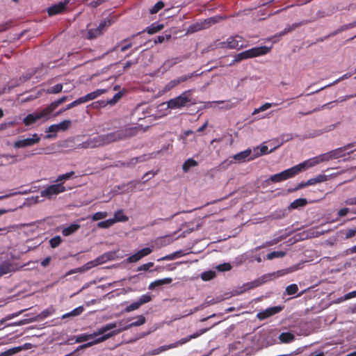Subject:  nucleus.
<instances>
[{
  "label": "nucleus",
  "mask_w": 356,
  "mask_h": 356,
  "mask_svg": "<svg viewBox=\"0 0 356 356\" xmlns=\"http://www.w3.org/2000/svg\"><path fill=\"white\" fill-rule=\"evenodd\" d=\"M298 268L296 266H292L288 268L282 269L280 270H277L276 272H273L271 273H268L262 275L261 277L252 281L250 282H247L244 284L241 288L240 291L237 293L238 294L243 293L248 290L253 289L268 281L272 280L273 279L282 277L286 274L291 273L296 270Z\"/></svg>",
  "instance_id": "obj_1"
},
{
  "label": "nucleus",
  "mask_w": 356,
  "mask_h": 356,
  "mask_svg": "<svg viewBox=\"0 0 356 356\" xmlns=\"http://www.w3.org/2000/svg\"><path fill=\"white\" fill-rule=\"evenodd\" d=\"M72 98V96H63L61 98L50 104L47 107L39 112L29 114L24 118L23 122L26 126L31 125L38 120H47L50 114L61 104L65 102L67 99Z\"/></svg>",
  "instance_id": "obj_2"
},
{
  "label": "nucleus",
  "mask_w": 356,
  "mask_h": 356,
  "mask_svg": "<svg viewBox=\"0 0 356 356\" xmlns=\"http://www.w3.org/2000/svg\"><path fill=\"white\" fill-rule=\"evenodd\" d=\"M139 131V127L136 126H126L115 131L108 133L110 143L121 140H125L134 136Z\"/></svg>",
  "instance_id": "obj_3"
},
{
  "label": "nucleus",
  "mask_w": 356,
  "mask_h": 356,
  "mask_svg": "<svg viewBox=\"0 0 356 356\" xmlns=\"http://www.w3.org/2000/svg\"><path fill=\"white\" fill-rule=\"evenodd\" d=\"M305 170L304 165L301 163L280 173L271 175L268 180L275 183L280 182L295 177Z\"/></svg>",
  "instance_id": "obj_4"
},
{
  "label": "nucleus",
  "mask_w": 356,
  "mask_h": 356,
  "mask_svg": "<svg viewBox=\"0 0 356 356\" xmlns=\"http://www.w3.org/2000/svg\"><path fill=\"white\" fill-rule=\"evenodd\" d=\"M271 48L262 46V47H254L252 49H250L248 50H246L245 51L241 52L238 54H236L234 57V59L230 65H232L234 63L240 62L243 60L247 59V58H251L262 55H265L268 54L270 51Z\"/></svg>",
  "instance_id": "obj_5"
},
{
  "label": "nucleus",
  "mask_w": 356,
  "mask_h": 356,
  "mask_svg": "<svg viewBox=\"0 0 356 356\" xmlns=\"http://www.w3.org/2000/svg\"><path fill=\"white\" fill-rule=\"evenodd\" d=\"M120 258H122V257H119L118 255V251H110L105 252L102 254V255L97 257L94 260L90 261L87 263H86L83 266L85 267V270L86 271L89 270L90 269L96 267L99 265L105 264L108 261L117 260Z\"/></svg>",
  "instance_id": "obj_6"
},
{
  "label": "nucleus",
  "mask_w": 356,
  "mask_h": 356,
  "mask_svg": "<svg viewBox=\"0 0 356 356\" xmlns=\"http://www.w3.org/2000/svg\"><path fill=\"white\" fill-rule=\"evenodd\" d=\"M193 91L191 90H186L178 97L171 99L167 102V106L170 109H178L185 106L191 102V96Z\"/></svg>",
  "instance_id": "obj_7"
},
{
  "label": "nucleus",
  "mask_w": 356,
  "mask_h": 356,
  "mask_svg": "<svg viewBox=\"0 0 356 356\" xmlns=\"http://www.w3.org/2000/svg\"><path fill=\"white\" fill-rule=\"evenodd\" d=\"M110 143L108 134H102L95 137L91 138L82 143L79 145L81 148H95Z\"/></svg>",
  "instance_id": "obj_8"
},
{
  "label": "nucleus",
  "mask_w": 356,
  "mask_h": 356,
  "mask_svg": "<svg viewBox=\"0 0 356 356\" xmlns=\"http://www.w3.org/2000/svg\"><path fill=\"white\" fill-rule=\"evenodd\" d=\"M117 327H118L117 322L106 324V325L102 326V327H100L99 329H98V330L97 332H95L92 334H81V335L77 336L76 338V342L81 343V342L87 341L90 339H93L95 337L108 332L109 330L116 328Z\"/></svg>",
  "instance_id": "obj_9"
},
{
  "label": "nucleus",
  "mask_w": 356,
  "mask_h": 356,
  "mask_svg": "<svg viewBox=\"0 0 356 356\" xmlns=\"http://www.w3.org/2000/svg\"><path fill=\"white\" fill-rule=\"evenodd\" d=\"M252 151L250 149H247L243 152H241L239 153L236 154L232 157V160H226L223 161L220 165V168H225V165L226 166H228L229 165H232L233 163V160H234L237 163H243L248 161L253 160L254 159H252Z\"/></svg>",
  "instance_id": "obj_10"
},
{
  "label": "nucleus",
  "mask_w": 356,
  "mask_h": 356,
  "mask_svg": "<svg viewBox=\"0 0 356 356\" xmlns=\"http://www.w3.org/2000/svg\"><path fill=\"white\" fill-rule=\"evenodd\" d=\"M332 150L326 152L325 154H321L319 156L313 157L312 159H309L307 161H305L302 162V165H304L305 169H307L309 168H312L321 162L323 161H328L330 160L334 159V155L332 154Z\"/></svg>",
  "instance_id": "obj_11"
},
{
  "label": "nucleus",
  "mask_w": 356,
  "mask_h": 356,
  "mask_svg": "<svg viewBox=\"0 0 356 356\" xmlns=\"http://www.w3.org/2000/svg\"><path fill=\"white\" fill-rule=\"evenodd\" d=\"M66 191L65 187L62 183L52 184L42 190L40 195L42 197L51 199L53 196L57 195Z\"/></svg>",
  "instance_id": "obj_12"
},
{
  "label": "nucleus",
  "mask_w": 356,
  "mask_h": 356,
  "mask_svg": "<svg viewBox=\"0 0 356 356\" xmlns=\"http://www.w3.org/2000/svg\"><path fill=\"white\" fill-rule=\"evenodd\" d=\"M111 24L110 19L104 20L100 22L97 28L89 29L87 33L84 35V38L88 40H92L101 35L105 31V28Z\"/></svg>",
  "instance_id": "obj_13"
},
{
  "label": "nucleus",
  "mask_w": 356,
  "mask_h": 356,
  "mask_svg": "<svg viewBox=\"0 0 356 356\" xmlns=\"http://www.w3.org/2000/svg\"><path fill=\"white\" fill-rule=\"evenodd\" d=\"M218 45L222 48L241 49L245 47L244 42L240 36H230L225 41L221 42Z\"/></svg>",
  "instance_id": "obj_14"
},
{
  "label": "nucleus",
  "mask_w": 356,
  "mask_h": 356,
  "mask_svg": "<svg viewBox=\"0 0 356 356\" xmlns=\"http://www.w3.org/2000/svg\"><path fill=\"white\" fill-rule=\"evenodd\" d=\"M137 320L136 321H134L128 325H126L123 327H119V326L122 325V321H120L118 323V327L116 328H114L111 330L112 332L115 333V336L120 334L122 331L127 330L132 327H136L143 325L145 323V318L143 315H140L136 317Z\"/></svg>",
  "instance_id": "obj_15"
},
{
  "label": "nucleus",
  "mask_w": 356,
  "mask_h": 356,
  "mask_svg": "<svg viewBox=\"0 0 356 356\" xmlns=\"http://www.w3.org/2000/svg\"><path fill=\"white\" fill-rule=\"evenodd\" d=\"M40 138L37 134H34L32 136V138H23L16 140L13 143V147L15 148H25L27 147H31L37 144L40 142Z\"/></svg>",
  "instance_id": "obj_16"
},
{
  "label": "nucleus",
  "mask_w": 356,
  "mask_h": 356,
  "mask_svg": "<svg viewBox=\"0 0 356 356\" xmlns=\"http://www.w3.org/2000/svg\"><path fill=\"white\" fill-rule=\"evenodd\" d=\"M100 337H97V338H95L93 339L92 341H90V342H88L86 343H84V344H82L81 346H79L78 348H77V350H81V349H83V348H89L93 345H95V344H97L99 343H101V342H103L107 339H108L109 338L111 337H113L115 336V333L114 332H112L111 330H109L108 332L104 333V334H102L101 335H99Z\"/></svg>",
  "instance_id": "obj_17"
},
{
  "label": "nucleus",
  "mask_w": 356,
  "mask_h": 356,
  "mask_svg": "<svg viewBox=\"0 0 356 356\" xmlns=\"http://www.w3.org/2000/svg\"><path fill=\"white\" fill-rule=\"evenodd\" d=\"M151 300L152 297L149 294H144L141 296L137 301L132 302L131 304L128 305L124 309V312L129 313L134 310H136L143 304L150 302Z\"/></svg>",
  "instance_id": "obj_18"
},
{
  "label": "nucleus",
  "mask_w": 356,
  "mask_h": 356,
  "mask_svg": "<svg viewBox=\"0 0 356 356\" xmlns=\"http://www.w3.org/2000/svg\"><path fill=\"white\" fill-rule=\"evenodd\" d=\"M137 182L135 181H130L122 186H118L113 189V195H118L122 193H132L136 187Z\"/></svg>",
  "instance_id": "obj_19"
},
{
  "label": "nucleus",
  "mask_w": 356,
  "mask_h": 356,
  "mask_svg": "<svg viewBox=\"0 0 356 356\" xmlns=\"http://www.w3.org/2000/svg\"><path fill=\"white\" fill-rule=\"evenodd\" d=\"M282 309V307L280 306H275L270 308H267L266 309L259 312L257 314V317L259 320H264L266 319L274 314H276L281 312Z\"/></svg>",
  "instance_id": "obj_20"
},
{
  "label": "nucleus",
  "mask_w": 356,
  "mask_h": 356,
  "mask_svg": "<svg viewBox=\"0 0 356 356\" xmlns=\"http://www.w3.org/2000/svg\"><path fill=\"white\" fill-rule=\"evenodd\" d=\"M193 74H194L192 73L191 74L181 76L176 79L170 81L163 88V92H165L170 90L173 88H175L177 86H178L179 84H180L181 83L184 82V81H187L188 79L191 78L193 76Z\"/></svg>",
  "instance_id": "obj_21"
},
{
  "label": "nucleus",
  "mask_w": 356,
  "mask_h": 356,
  "mask_svg": "<svg viewBox=\"0 0 356 356\" xmlns=\"http://www.w3.org/2000/svg\"><path fill=\"white\" fill-rule=\"evenodd\" d=\"M355 146V143H348L341 147L337 148L332 150L334 159L343 157L346 155H349L352 152H346L348 149L354 147Z\"/></svg>",
  "instance_id": "obj_22"
},
{
  "label": "nucleus",
  "mask_w": 356,
  "mask_h": 356,
  "mask_svg": "<svg viewBox=\"0 0 356 356\" xmlns=\"http://www.w3.org/2000/svg\"><path fill=\"white\" fill-rule=\"evenodd\" d=\"M17 270V265L9 261H4L0 264V275L15 272Z\"/></svg>",
  "instance_id": "obj_23"
},
{
  "label": "nucleus",
  "mask_w": 356,
  "mask_h": 356,
  "mask_svg": "<svg viewBox=\"0 0 356 356\" xmlns=\"http://www.w3.org/2000/svg\"><path fill=\"white\" fill-rule=\"evenodd\" d=\"M68 3L69 0H65L63 2H60L51 6L47 10L49 15L51 16L62 13L65 9Z\"/></svg>",
  "instance_id": "obj_24"
},
{
  "label": "nucleus",
  "mask_w": 356,
  "mask_h": 356,
  "mask_svg": "<svg viewBox=\"0 0 356 356\" xmlns=\"http://www.w3.org/2000/svg\"><path fill=\"white\" fill-rule=\"evenodd\" d=\"M217 22L218 21L216 19V17L210 18L207 20H205L203 23H201V24L197 23L196 24H194V25L190 26L189 30L191 31L192 32L202 30L203 29H207L210 26L211 23L214 24Z\"/></svg>",
  "instance_id": "obj_25"
},
{
  "label": "nucleus",
  "mask_w": 356,
  "mask_h": 356,
  "mask_svg": "<svg viewBox=\"0 0 356 356\" xmlns=\"http://www.w3.org/2000/svg\"><path fill=\"white\" fill-rule=\"evenodd\" d=\"M106 89H97L93 92L87 94L85 96L81 97V98L83 99V103H86L89 101H92L93 99H97V97L106 93Z\"/></svg>",
  "instance_id": "obj_26"
},
{
  "label": "nucleus",
  "mask_w": 356,
  "mask_h": 356,
  "mask_svg": "<svg viewBox=\"0 0 356 356\" xmlns=\"http://www.w3.org/2000/svg\"><path fill=\"white\" fill-rule=\"evenodd\" d=\"M181 61V58L180 57L172 58L166 60L161 66L160 70L162 72H165L168 71L171 67H172L176 64L179 63Z\"/></svg>",
  "instance_id": "obj_27"
},
{
  "label": "nucleus",
  "mask_w": 356,
  "mask_h": 356,
  "mask_svg": "<svg viewBox=\"0 0 356 356\" xmlns=\"http://www.w3.org/2000/svg\"><path fill=\"white\" fill-rule=\"evenodd\" d=\"M275 149L274 147L271 149L270 151L268 150V146L265 145H261L259 147H257L253 149L252 151V159H256L259 157L261 155H264L268 153L273 152Z\"/></svg>",
  "instance_id": "obj_28"
},
{
  "label": "nucleus",
  "mask_w": 356,
  "mask_h": 356,
  "mask_svg": "<svg viewBox=\"0 0 356 356\" xmlns=\"http://www.w3.org/2000/svg\"><path fill=\"white\" fill-rule=\"evenodd\" d=\"M339 124V123L330 124V125L326 127L323 130H315V131H314L313 133L310 134L308 136L305 137V138H312L316 136H319L324 133L332 131L337 127Z\"/></svg>",
  "instance_id": "obj_29"
},
{
  "label": "nucleus",
  "mask_w": 356,
  "mask_h": 356,
  "mask_svg": "<svg viewBox=\"0 0 356 356\" xmlns=\"http://www.w3.org/2000/svg\"><path fill=\"white\" fill-rule=\"evenodd\" d=\"M152 158L150 155L144 154L137 157L131 159L128 163H122L121 165L127 167H134L137 163L145 161Z\"/></svg>",
  "instance_id": "obj_30"
},
{
  "label": "nucleus",
  "mask_w": 356,
  "mask_h": 356,
  "mask_svg": "<svg viewBox=\"0 0 356 356\" xmlns=\"http://www.w3.org/2000/svg\"><path fill=\"white\" fill-rule=\"evenodd\" d=\"M352 74H353L352 73H346V74L342 75L341 76H340L339 78H338L337 79H336L332 83H330V84H328L327 86H325L321 88L320 89L314 91V92L309 93V94H307V95H311L312 94L317 93V92H320V91H321V90H323L328 88V87L332 86L337 84V83H339V82H340V81H343L344 79L350 78L352 76Z\"/></svg>",
  "instance_id": "obj_31"
},
{
  "label": "nucleus",
  "mask_w": 356,
  "mask_h": 356,
  "mask_svg": "<svg viewBox=\"0 0 356 356\" xmlns=\"http://www.w3.org/2000/svg\"><path fill=\"white\" fill-rule=\"evenodd\" d=\"M172 282V279L170 277H166L161 280H156L152 282H151L148 286L149 290H153L156 287L160 286L163 284H168Z\"/></svg>",
  "instance_id": "obj_32"
},
{
  "label": "nucleus",
  "mask_w": 356,
  "mask_h": 356,
  "mask_svg": "<svg viewBox=\"0 0 356 356\" xmlns=\"http://www.w3.org/2000/svg\"><path fill=\"white\" fill-rule=\"evenodd\" d=\"M28 224H18V225H11L8 227H0V235L3 234L6 235L7 233L15 231L17 229H22L25 226H27Z\"/></svg>",
  "instance_id": "obj_33"
},
{
  "label": "nucleus",
  "mask_w": 356,
  "mask_h": 356,
  "mask_svg": "<svg viewBox=\"0 0 356 356\" xmlns=\"http://www.w3.org/2000/svg\"><path fill=\"white\" fill-rule=\"evenodd\" d=\"M293 139V136L291 134H285L281 135L278 139L275 140L274 142L277 141V143L274 147V149L278 148L280 146H281L283 143L289 141Z\"/></svg>",
  "instance_id": "obj_34"
},
{
  "label": "nucleus",
  "mask_w": 356,
  "mask_h": 356,
  "mask_svg": "<svg viewBox=\"0 0 356 356\" xmlns=\"http://www.w3.org/2000/svg\"><path fill=\"white\" fill-rule=\"evenodd\" d=\"M80 228V225L79 224H72L70 226L64 228L62 230V234L65 236H70L73 233L76 232Z\"/></svg>",
  "instance_id": "obj_35"
},
{
  "label": "nucleus",
  "mask_w": 356,
  "mask_h": 356,
  "mask_svg": "<svg viewBox=\"0 0 356 356\" xmlns=\"http://www.w3.org/2000/svg\"><path fill=\"white\" fill-rule=\"evenodd\" d=\"M122 92H119L116 93L113 97L112 99L108 100L106 102H101L102 106H105L107 104H109L111 106H113V105L115 104L120 100V99L122 97ZM99 104V102L94 103V104ZM99 104H100V102H99Z\"/></svg>",
  "instance_id": "obj_36"
},
{
  "label": "nucleus",
  "mask_w": 356,
  "mask_h": 356,
  "mask_svg": "<svg viewBox=\"0 0 356 356\" xmlns=\"http://www.w3.org/2000/svg\"><path fill=\"white\" fill-rule=\"evenodd\" d=\"M327 176L325 175H319L316 176V177L311 178L309 180H307V184L309 186L314 185L318 183L324 182L327 181Z\"/></svg>",
  "instance_id": "obj_37"
},
{
  "label": "nucleus",
  "mask_w": 356,
  "mask_h": 356,
  "mask_svg": "<svg viewBox=\"0 0 356 356\" xmlns=\"http://www.w3.org/2000/svg\"><path fill=\"white\" fill-rule=\"evenodd\" d=\"M83 310L84 309L82 306L78 307L73 309L72 311H71L70 312L63 314L61 318L65 319L69 317L79 316L83 312Z\"/></svg>",
  "instance_id": "obj_38"
},
{
  "label": "nucleus",
  "mask_w": 356,
  "mask_h": 356,
  "mask_svg": "<svg viewBox=\"0 0 356 356\" xmlns=\"http://www.w3.org/2000/svg\"><path fill=\"white\" fill-rule=\"evenodd\" d=\"M295 339V336L291 332H282L279 336V339L282 343H290Z\"/></svg>",
  "instance_id": "obj_39"
},
{
  "label": "nucleus",
  "mask_w": 356,
  "mask_h": 356,
  "mask_svg": "<svg viewBox=\"0 0 356 356\" xmlns=\"http://www.w3.org/2000/svg\"><path fill=\"white\" fill-rule=\"evenodd\" d=\"M111 220H115V222H126L128 220V217L124 214L122 210H118L115 213L114 218Z\"/></svg>",
  "instance_id": "obj_40"
},
{
  "label": "nucleus",
  "mask_w": 356,
  "mask_h": 356,
  "mask_svg": "<svg viewBox=\"0 0 356 356\" xmlns=\"http://www.w3.org/2000/svg\"><path fill=\"white\" fill-rule=\"evenodd\" d=\"M197 162L193 159H188L183 164L182 169L186 172L189 170L191 167H195L197 165Z\"/></svg>",
  "instance_id": "obj_41"
},
{
  "label": "nucleus",
  "mask_w": 356,
  "mask_h": 356,
  "mask_svg": "<svg viewBox=\"0 0 356 356\" xmlns=\"http://www.w3.org/2000/svg\"><path fill=\"white\" fill-rule=\"evenodd\" d=\"M108 216V213L106 211H98L91 216H89L87 218H91L93 221H97L106 218Z\"/></svg>",
  "instance_id": "obj_42"
},
{
  "label": "nucleus",
  "mask_w": 356,
  "mask_h": 356,
  "mask_svg": "<svg viewBox=\"0 0 356 356\" xmlns=\"http://www.w3.org/2000/svg\"><path fill=\"white\" fill-rule=\"evenodd\" d=\"M307 203V201L305 198H300L294 200L290 205L291 209H298L299 207L305 206Z\"/></svg>",
  "instance_id": "obj_43"
},
{
  "label": "nucleus",
  "mask_w": 356,
  "mask_h": 356,
  "mask_svg": "<svg viewBox=\"0 0 356 356\" xmlns=\"http://www.w3.org/2000/svg\"><path fill=\"white\" fill-rule=\"evenodd\" d=\"M55 313V309L54 307L51 306L43 310L40 314L39 317L40 319H44L49 316L54 314Z\"/></svg>",
  "instance_id": "obj_44"
},
{
  "label": "nucleus",
  "mask_w": 356,
  "mask_h": 356,
  "mask_svg": "<svg viewBox=\"0 0 356 356\" xmlns=\"http://www.w3.org/2000/svg\"><path fill=\"white\" fill-rule=\"evenodd\" d=\"M285 255L286 252L284 251H274L267 254L266 259L268 260H272L275 258H282Z\"/></svg>",
  "instance_id": "obj_45"
},
{
  "label": "nucleus",
  "mask_w": 356,
  "mask_h": 356,
  "mask_svg": "<svg viewBox=\"0 0 356 356\" xmlns=\"http://www.w3.org/2000/svg\"><path fill=\"white\" fill-rule=\"evenodd\" d=\"M277 104H276V103H265L264 104H263L260 107H259L257 108H255L254 110V111L252 112V115H255V114H257V113H259L260 112L265 111L267 109H268L270 107H272L273 106H277Z\"/></svg>",
  "instance_id": "obj_46"
},
{
  "label": "nucleus",
  "mask_w": 356,
  "mask_h": 356,
  "mask_svg": "<svg viewBox=\"0 0 356 356\" xmlns=\"http://www.w3.org/2000/svg\"><path fill=\"white\" fill-rule=\"evenodd\" d=\"M163 29V24H152L150 26L147 28V32L149 34H154Z\"/></svg>",
  "instance_id": "obj_47"
},
{
  "label": "nucleus",
  "mask_w": 356,
  "mask_h": 356,
  "mask_svg": "<svg viewBox=\"0 0 356 356\" xmlns=\"http://www.w3.org/2000/svg\"><path fill=\"white\" fill-rule=\"evenodd\" d=\"M63 90V84L58 83L53 87L48 88L45 90L47 94H58L60 92Z\"/></svg>",
  "instance_id": "obj_48"
},
{
  "label": "nucleus",
  "mask_w": 356,
  "mask_h": 356,
  "mask_svg": "<svg viewBox=\"0 0 356 356\" xmlns=\"http://www.w3.org/2000/svg\"><path fill=\"white\" fill-rule=\"evenodd\" d=\"M22 348L21 346L13 348L7 350L6 351L0 353V356H11L21 351Z\"/></svg>",
  "instance_id": "obj_49"
},
{
  "label": "nucleus",
  "mask_w": 356,
  "mask_h": 356,
  "mask_svg": "<svg viewBox=\"0 0 356 356\" xmlns=\"http://www.w3.org/2000/svg\"><path fill=\"white\" fill-rule=\"evenodd\" d=\"M216 277V272L213 270H209L204 272L201 274V278L204 281H209Z\"/></svg>",
  "instance_id": "obj_50"
},
{
  "label": "nucleus",
  "mask_w": 356,
  "mask_h": 356,
  "mask_svg": "<svg viewBox=\"0 0 356 356\" xmlns=\"http://www.w3.org/2000/svg\"><path fill=\"white\" fill-rule=\"evenodd\" d=\"M74 174V172L73 171H71V172H67L65 174L60 175L56 178V182H57L58 184H59V183L63 184V182L65 180L70 179Z\"/></svg>",
  "instance_id": "obj_51"
},
{
  "label": "nucleus",
  "mask_w": 356,
  "mask_h": 356,
  "mask_svg": "<svg viewBox=\"0 0 356 356\" xmlns=\"http://www.w3.org/2000/svg\"><path fill=\"white\" fill-rule=\"evenodd\" d=\"M56 124L59 131H66L70 127L72 121L70 120H65Z\"/></svg>",
  "instance_id": "obj_52"
},
{
  "label": "nucleus",
  "mask_w": 356,
  "mask_h": 356,
  "mask_svg": "<svg viewBox=\"0 0 356 356\" xmlns=\"http://www.w3.org/2000/svg\"><path fill=\"white\" fill-rule=\"evenodd\" d=\"M172 348L171 347V343H170L169 345L162 346L156 349H154V350H152L151 352H149V354L151 355H156L160 354L161 353H162L163 351H165L167 350L172 349Z\"/></svg>",
  "instance_id": "obj_53"
},
{
  "label": "nucleus",
  "mask_w": 356,
  "mask_h": 356,
  "mask_svg": "<svg viewBox=\"0 0 356 356\" xmlns=\"http://www.w3.org/2000/svg\"><path fill=\"white\" fill-rule=\"evenodd\" d=\"M218 302V300H216L214 299H212L209 301H207L206 302L202 304L200 307H195L193 310H191L188 314H191L194 312H196L197 311L200 310V309H202L204 308H205L206 307H207L208 305H213V304H215ZM188 315V314H186Z\"/></svg>",
  "instance_id": "obj_54"
},
{
  "label": "nucleus",
  "mask_w": 356,
  "mask_h": 356,
  "mask_svg": "<svg viewBox=\"0 0 356 356\" xmlns=\"http://www.w3.org/2000/svg\"><path fill=\"white\" fill-rule=\"evenodd\" d=\"M355 26H356V21H355L353 22H351V23H349V24H343L341 26H340L338 29V30L336 31V33H341V32H343L344 31L353 29V28H354Z\"/></svg>",
  "instance_id": "obj_55"
},
{
  "label": "nucleus",
  "mask_w": 356,
  "mask_h": 356,
  "mask_svg": "<svg viewBox=\"0 0 356 356\" xmlns=\"http://www.w3.org/2000/svg\"><path fill=\"white\" fill-rule=\"evenodd\" d=\"M26 309H22V310H20L17 312H15V313H13V314H10L8 315H7L4 318L1 319L0 323L1 324H3L4 322H6V321H8V320H10V319H13L15 317H17L18 316H19L20 314H22Z\"/></svg>",
  "instance_id": "obj_56"
},
{
  "label": "nucleus",
  "mask_w": 356,
  "mask_h": 356,
  "mask_svg": "<svg viewBox=\"0 0 356 356\" xmlns=\"http://www.w3.org/2000/svg\"><path fill=\"white\" fill-rule=\"evenodd\" d=\"M115 223V220L111 219H108L106 220H104L97 223V227L99 228H108L112 226Z\"/></svg>",
  "instance_id": "obj_57"
},
{
  "label": "nucleus",
  "mask_w": 356,
  "mask_h": 356,
  "mask_svg": "<svg viewBox=\"0 0 356 356\" xmlns=\"http://www.w3.org/2000/svg\"><path fill=\"white\" fill-rule=\"evenodd\" d=\"M191 340V338H189V335H188L186 337L182 338L180 340L177 341H176L175 343H171V347L172 348H177L179 346H181V345L188 342Z\"/></svg>",
  "instance_id": "obj_58"
},
{
  "label": "nucleus",
  "mask_w": 356,
  "mask_h": 356,
  "mask_svg": "<svg viewBox=\"0 0 356 356\" xmlns=\"http://www.w3.org/2000/svg\"><path fill=\"white\" fill-rule=\"evenodd\" d=\"M298 291V287L296 284H291L286 286V292L288 295H293L296 293Z\"/></svg>",
  "instance_id": "obj_59"
},
{
  "label": "nucleus",
  "mask_w": 356,
  "mask_h": 356,
  "mask_svg": "<svg viewBox=\"0 0 356 356\" xmlns=\"http://www.w3.org/2000/svg\"><path fill=\"white\" fill-rule=\"evenodd\" d=\"M164 6V3L163 1H158L150 10L149 12L151 14H155L158 13L161 9H162Z\"/></svg>",
  "instance_id": "obj_60"
},
{
  "label": "nucleus",
  "mask_w": 356,
  "mask_h": 356,
  "mask_svg": "<svg viewBox=\"0 0 356 356\" xmlns=\"http://www.w3.org/2000/svg\"><path fill=\"white\" fill-rule=\"evenodd\" d=\"M84 104L83 102V99L81 97L78 98L77 99L74 100V102H72V103L67 104L66 106V107L64 108V111H67V110H69V109H71L73 107H75L79 104Z\"/></svg>",
  "instance_id": "obj_61"
},
{
  "label": "nucleus",
  "mask_w": 356,
  "mask_h": 356,
  "mask_svg": "<svg viewBox=\"0 0 356 356\" xmlns=\"http://www.w3.org/2000/svg\"><path fill=\"white\" fill-rule=\"evenodd\" d=\"M216 269L220 272L229 271L232 269V266L229 263H224L218 265Z\"/></svg>",
  "instance_id": "obj_62"
},
{
  "label": "nucleus",
  "mask_w": 356,
  "mask_h": 356,
  "mask_svg": "<svg viewBox=\"0 0 356 356\" xmlns=\"http://www.w3.org/2000/svg\"><path fill=\"white\" fill-rule=\"evenodd\" d=\"M61 241H62V240H61L60 236H57L52 238L49 241V243H50V245L51 248H56L57 246H58L60 244Z\"/></svg>",
  "instance_id": "obj_63"
},
{
  "label": "nucleus",
  "mask_w": 356,
  "mask_h": 356,
  "mask_svg": "<svg viewBox=\"0 0 356 356\" xmlns=\"http://www.w3.org/2000/svg\"><path fill=\"white\" fill-rule=\"evenodd\" d=\"M140 259H141V257L139 255L138 252H137L136 253H135V254H132L131 256L129 257L127 259L126 261L127 263H136L138 261H139Z\"/></svg>",
  "instance_id": "obj_64"
}]
</instances>
